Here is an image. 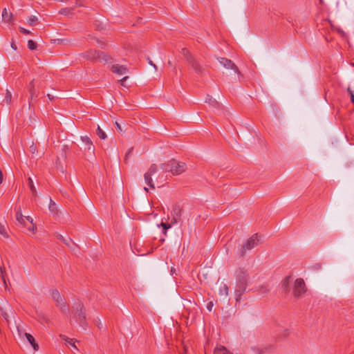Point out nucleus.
I'll use <instances>...</instances> for the list:
<instances>
[{
    "label": "nucleus",
    "instance_id": "f257e3e1",
    "mask_svg": "<svg viewBox=\"0 0 354 354\" xmlns=\"http://www.w3.org/2000/svg\"><path fill=\"white\" fill-rule=\"evenodd\" d=\"M160 169L162 170V172L159 174L157 177H155L158 187H160L163 183L166 181V176L164 175L165 173L171 172L173 175H180L187 170V165L183 162L172 159L166 163L161 164L160 165Z\"/></svg>",
    "mask_w": 354,
    "mask_h": 354
},
{
    "label": "nucleus",
    "instance_id": "f03ea898",
    "mask_svg": "<svg viewBox=\"0 0 354 354\" xmlns=\"http://www.w3.org/2000/svg\"><path fill=\"white\" fill-rule=\"evenodd\" d=\"M74 318L80 324V325L85 329L86 326V308L81 301L75 304L73 306Z\"/></svg>",
    "mask_w": 354,
    "mask_h": 354
},
{
    "label": "nucleus",
    "instance_id": "7ed1b4c3",
    "mask_svg": "<svg viewBox=\"0 0 354 354\" xmlns=\"http://www.w3.org/2000/svg\"><path fill=\"white\" fill-rule=\"evenodd\" d=\"M248 275V274L247 270L242 269V268H239L236 272V279L239 281L240 287H241V288H242L241 290H236V301H239L241 299V296L243 294V292L245 291L246 283H247Z\"/></svg>",
    "mask_w": 354,
    "mask_h": 354
},
{
    "label": "nucleus",
    "instance_id": "20e7f679",
    "mask_svg": "<svg viewBox=\"0 0 354 354\" xmlns=\"http://www.w3.org/2000/svg\"><path fill=\"white\" fill-rule=\"evenodd\" d=\"M51 296L53 299L56 302V306L64 314L69 313V306L67 304L64 297L57 290L52 291Z\"/></svg>",
    "mask_w": 354,
    "mask_h": 354
},
{
    "label": "nucleus",
    "instance_id": "39448f33",
    "mask_svg": "<svg viewBox=\"0 0 354 354\" xmlns=\"http://www.w3.org/2000/svg\"><path fill=\"white\" fill-rule=\"evenodd\" d=\"M158 170L159 167L156 164H152L147 171L144 174L145 183L152 189H155L152 176H154Z\"/></svg>",
    "mask_w": 354,
    "mask_h": 354
},
{
    "label": "nucleus",
    "instance_id": "423d86ee",
    "mask_svg": "<svg viewBox=\"0 0 354 354\" xmlns=\"http://www.w3.org/2000/svg\"><path fill=\"white\" fill-rule=\"evenodd\" d=\"M82 55L88 59H97L99 61L105 62L109 60V57L108 55H106L102 52L97 51L96 50H89L83 53Z\"/></svg>",
    "mask_w": 354,
    "mask_h": 354
},
{
    "label": "nucleus",
    "instance_id": "0eeeda50",
    "mask_svg": "<svg viewBox=\"0 0 354 354\" xmlns=\"http://www.w3.org/2000/svg\"><path fill=\"white\" fill-rule=\"evenodd\" d=\"M16 219L17 222L22 225L23 226L26 227V220L30 222V226L28 227V230L32 233H35L36 231V227L33 223V219L30 216H24L21 210H19L16 213Z\"/></svg>",
    "mask_w": 354,
    "mask_h": 354
},
{
    "label": "nucleus",
    "instance_id": "6e6552de",
    "mask_svg": "<svg viewBox=\"0 0 354 354\" xmlns=\"http://www.w3.org/2000/svg\"><path fill=\"white\" fill-rule=\"evenodd\" d=\"M259 240L257 234H253L250 238L248 239L246 243L243 245L241 250V255L243 256L247 250H250L257 245H258Z\"/></svg>",
    "mask_w": 354,
    "mask_h": 354
},
{
    "label": "nucleus",
    "instance_id": "1a4fd4ad",
    "mask_svg": "<svg viewBox=\"0 0 354 354\" xmlns=\"http://www.w3.org/2000/svg\"><path fill=\"white\" fill-rule=\"evenodd\" d=\"M306 292L304 281L301 279H297L294 286V295L297 297H301Z\"/></svg>",
    "mask_w": 354,
    "mask_h": 354
},
{
    "label": "nucleus",
    "instance_id": "9d476101",
    "mask_svg": "<svg viewBox=\"0 0 354 354\" xmlns=\"http://www.w3.org/2000/svg\"><path fill=\"white\" fill-rule=\"evenodd\" d=\"M183 208L179 205H175L171 209V224H177L181 220Z\"/></svg>",
    "mask_w": 354,
    "mask_h": 354
},
{
    "label": "nucleus",
    "instance_id": "9b49d317",
    "mask_svg": "<svg viewBox=\"0 0 354 354\" xmlns=\"http://www.w3.org/2000/svg\"><path fill=\"white\" fill-rule=\"evenodd\" d=\"M220 64L227 69H232L236 73H239L237 66L230 60L226 58L221 57L219 59Z\"/></svg>",
    "mask_w": 354,
    "mask_h": 354
},
{
    "label": "nucleus",
    "instance_id": "f8f14e48",
    "mask_svg": "<svg viewBox=\"0 0 354 354\" xmlns=\"http://www.w3.org/2000/svg\"><path fill=\"white\" fill-rule=\"evenodd\" d=\"M252 349L254 351V352L257 354H263L267 352H269L272 349L271 345H257L252 347Z\"/></svg>",
    "mask_w": 354,
    "mask_h": 354
},
{
    "label": "nucleus",
    "instance_id": "ddd939ff",
    "mask_svg": "<svg viewBox=\"0 0 354 354\" xmlns=\"http://www.w3.org/2000/svg\"><path fill=\"white\" fill-rule=\"evenodd\" d=\"M81 140L84 144V150L93 152L95 147L93 145L91 140L87 136H81Z\"/></svg>",
    "mask_w": 354,
    "mask_h": 354
},
{
    "label": "nucleus",
    "instance_id": "4468645a",
    "mask_svg": "<svg viewBox=\"0 0 354 354\" xmlns=\"http://www.w3.org/2000/svg\"><path fill=\"white\" fill-rule=\"evenodd\" d=\"M28 91L30 93V98L28 100L29 106H31L32 100L38 96L37 92L35 88L34 80H32L28 84Z\"/></svg>",
    "mask_w": 354,
    "mask_h": 354
},
{
    "label": "nucleus",
    "instance_id": "2eb2a0df",
    "mask_svg": "<svg viewBox=\"0 0 354 354\" xmlns=\"http://www.w3.org/2000/svg\"><path fill=\"white\" fill-rule=\"evenodd\" d=\"M111 71L113 73L121 75L127 72V68L122 65L114 64L111 66Z\"/></svg>",
    "mask_w": 354,
    "mask_h": 354
},
{
    "label": "nucleus",
    "instance_id": "dca6fc26",
    "mask_svg": "<svg viewBox=\"0 0 354 354\" xmlns=\"http://www.w3.org/2000/svg\"><path fill=\"white\" fill-rule=\"evenodd\" d=\"M24 335H25L26 339L28 340V342L32 345L33 349L35 351H38L39 345L35 342L34 337L28 333H25Z\"/></svg>",
    "mask_w": 354,
    "mask_h": 354
},
{
    "label": "nucleus",
    "instance_id": "f3484780",
    "mask_svg": "<svg viewBox=\"0 0 354 354\" xmlns=\"http://www.w3.org/2000/svg\"><path fill=\"white\" fill-rule=\"evenodd\" d=\"M2 18L5 22L11 23L13 20V15L6 8H3L2 10Z\"/></svg>",
    "mask_w": 354,
    "mask_h": 354
},
{
    "label": "nucleus",
    "instance_id": "a211bd4d",
    "mask_svg": "<svg viewBox=\"0 0 354 354\" xmlns=\"http://www.w3.org/2000/svg\"><path fill=\"white\" fill-rule=\"evenodd\" d=\"M229 288L225 283H221L219 287V295L226 297L228 295Z\"/></svg>",
    "mask_w": 354,
    "mask_h": 354
},
{
    "label": "nucleus",
    "instance_id": "6ab92c4d",
    "mask_svg": "<svg viewBox=\"0 0 354 354\" xmlns=\"http://www.w3.org/2000/svg\"><path fill=\"white\" fill-rule=\"evenodd\" d=\"M231 353L223 346H218L214 348V354H230Z\"/></svg>",
    "mask_w": 354,
    "mask_h": 354
},
{
    "label": "nucleus",
    "instance_id": "aec40b11",
    "mask_svg": "<svg viewBox=\"0 0 354 354\" xmlns=\"http://www.w3.org/2000/svg\"><path fill=\"white\" fill-rule=\"evenodd\" d=\"M60 337L63 340H64L66 342H67L69 345L73 346L75 349L77 350V346H75V341L73 339H70V338H68V337H66V335H61Z\"/></svg>",
    "mask_w": 354,
    "mask_h": 354
},
{
    "label": "nucleus",
    "instance_id": "412c9836",
    "mask_svg": "<svg viewBox=\"0 0 354 354\" xmlns=\"http://www.w3.org/2000/svg\"><path fill=\"white\" fill-rule=\"evenodd\" d=\"M291 282V277L288 276L286 277L281 282L282 288L288 291L289 288V285Z\"/></svg>",
    "mask_w": 354,
    "mask_h": 354
},
{
    "label": "nucleus",
    "instance_id": "4be33fe9",
    "mask_svg": "<svg viewBox=\"0 0 354 354\" xmlns=\"http://www.w3.org/2000/svg\"><path fill=\"white\" fill-rule=\"evenodd\" d=\"M28 24L29 26H34L38 24V17L35 15H31L28 18Z\"/></svg>",
    "mask_w": 354,
    "mask_h": 354
},
{
    "label": "nucleus",
    "instance_id": "5701e85b",
    "mask_svg": "<svg viewBox=\"0 0 354 354\" xmlns=\"http://www.w3.org/2000/svg\"><path fill=\"white\" fill-rule=\"evenodd\" d=\"M11 101H12V93L8 89H6V95H5L3 102L6 104H10Z\"/></svg>",
    "mask_w": 354,
    "mask_h": 354
},
{
    "label": "nucleus",
    "instance_id": "b1692460",
    "mask_svg": "<svg viewBox=\"0 0 354 354\" xmlns=\"http://www.w3.org/2000/svg\"><path fill=\"white\" fill-rule=\"evenodd\" d=\"M96 133L102 140H105L106 138L105 132L100 127V126H97Z\"/></svg>",
    "mask_w": 354,
    "mask_h": 354
},
{
    "label": "nucleus",
    "instance_id": "393cba45",
    "mask_svg": "<svg viewBox=\"0 0 354 354\" xmlns=\"http://www.w3.org/2000/svg\"><path fill=\"white\" fill-rule=\"evenodd\" d=\"M48 208H49V210L52 213H56L57 211L56 203L51 198H50V203H49Z\"/></svg>",
    "mask_w": 354,
    "mask_h": 354
},
{
    "label": "nucleus",
    "instance_id": "a878e982",
    "mask_svg": "<svg viewBox=\"0 0 354 354\" xmlns=\"http://www.w3.org/2000/svg\"><path fill=\"white\" fill-rule=\"evenodd\" d=\"M0 234L5 238L8 237V234L6 231V225L0 222Z\"/></svg>",
    "mask_w": 354,
    "mask_h": 354
},
{
    "label": "nucleus",
    "instance_id": "bb28decb",
    "mask_svg": "<svg viewBox=\"0 0 354 354\" xmlns=\"http://www.w3.org/2000/svg\"><path fill=\"white\" fill-rule=\"evenodd\" d=\"M189 62L196 72H199L201 71L200 66L196 61H195L193 59H191L189 60Z\"/></svg>",
    "mask_w": 354,
    "mask_h": 354
},
{
    "label": "nucleus",
    "instance_id": "cd10ccee",
    "mask_svg": "<svg viewBox=\"0 0 354 354\" xmlns=\"http://www.w3.org/2000/svg\"><path fill=\"white\" fill-rule=\"evenodd\" d=\"M28 184H29V187H30V189L32 192V193L34 194V195H36L37 194V190H36V188L34 185V183H33V180L31 178H28Z\"/></svg>",
    "mask_w": 354,
    "mask_h": 354
},
{
    "label": "nucleus",
    "instance_id": "c85d7f7f",
    "mask_svg": "<svg viewBox=\"0 0 354 354\" xmlns=\"http://www.w3.org/2000/svg\"><path fill=\"white\" fill-rule=\"evenodd\" d=\"M171 225H172V224H171V223L170 224H169V223H163V222H162V223H161L160 225H161V226H162V227L163 234H164L165 235H166V234H167V230L168 229L171 228Z\"/></svg>",
    "mask_w": 354,
    "mask_h": 354
},
{
    "label": "nucleus",
    "instance_id": "c756f323",
    "mask_svg": "<svg viewBox=\"0 0 354 354\" xmlns=\"http://www.w3.org/2000/svg\"><path fill=\"white\" fill-rule=\"evenodd\" d=\"M28 48L31 50H35L37 48V44L33 40L30 39L28 41Z\"/></svg>",
    "mask_w": 354,
    "mask_h": 354
},
{
    "label": "nucleus",
    "instance_id": "7c9ffc66",
    "mask_svg": "<svg viewBox=\"0 0 354 354\" xmlns=\"http://www.w3.org/2000/svg\"><path fill=\"white\" fill-rule=\"evenodd\" d=\"M0 271H1V278H2V280L3 281V283L6 286V275H5L6 268L4 267H1L0 268Z\"/></svg>",
    "mask_w": 354,
    "mask_h": 354
},
{
    "label": "nucleus",
    "instance_id": "2f4dec72",
    "mask_svg": "<svg viewBox=\"0 0 354 354\" xmlns=\"http://www.w3.org/2000/svg\"><path fill=\"white\" fill-rule=\"evenodd\" d=\"M347 91L350 95L351 102L353 104H354V93H353V91L351 90V88L350 87L348 88Z\"/></svg>",
    "mask_w": 354,
    "mask_h": 354
},
{
    "label": "nucleus",
    "instance_id": "473e14b6",
    "mask_svg": "<svg viewBox=\"0 0 354 354\" xmlns=\"http://www.w3.org/2000/svg\"><path fill=\"white\" fill-rule=\"evenodd\" d=\"M133 150V147H131L128 151L127 152V153L125 154V157H124V161L127 162V159H128V157L131 154L132 151Z\"/></svg>",
    "mask_w": 354,
    "mask_h": 354
},
{
    "label": "nucleus",
    "instance_id": "72a5a7b5",
    "mask_svg": "<svg viewBox=\"0 0 354 354\" xmlns=\"http://www.w3.org/2000/svg\"><path fill=\"white\" fill-rule=\"evenodd\" d=\"M19 31L24 35H28L30 33V31L22 27L19 28Z\"/></svg>",
    "mask_w": 354,
    "mask_h": 354
},
{
    "label": "nucleus",
    "instance_id": "f704fd0d",
    "mask_svg": "<svg viewBox=\"0 0 354 354\" xmlns=\"http://www.w3.org/2000/svg\"><path fill=\"white\" fill-rule=\"evenodd\" d=\"M0 314L3 316L6 320L8 319V315L6 312L3 310V309L0 307Z\"/></svg>",
    "mask_w": 354,
    "mask_h": 354
},
{
    "label": "nucleus",
    "instance_id": "c9c22d12",
    "mask_svg": "<svg viewBox=\"0 0 354 354\" xmlns=\"http://www.w3.org/2000/svg\"><path fill=\"white\" fill-rule=\"evenodd\" d=\"M205 102H212V104H214V105H217V104H218L217 101H216V100H212V97H209L208 100L207 99V100H205Z\"/></svg>",
    "mask_w": 354,
    "mask_h": 354
},
{
    "label": "nucleus",
    "instance_id": "e433bc0d",
    "mask_svg": "<svg viewBox=\"0 0 354 354\" xmlns=\"http://www.w3.org/2000/svg\"><path fill=\"white\" fill-rule=\"evenodd\" d=\"M213 303L212 301L209 302L207 305V308L209 311H211L213 307Z\"/></svg>",
    "mask_w": 354,
    "mask_h": 354
},
{
    "label": "nucleus",
    "instance_id": "4c0bfd02",
    "mask_svg": "<svg viewBox=\"0 0 354 354\" xmlns=\"http://www.w3.org/2000/svg\"><path fill=\"white\" fill-rule=\"evenodd\" d=\"M128 78H129V77H128V76H125V77H124L122 79H121V80H120V82H121V84H122V85H124V83L125 82V81H126Z\"/></svg>",
    "mask_w": 354,
    "mask_h": 354
},
{
    "label": "nucleus",
    "instance_id": "58836bf2",
    "mask_svg": "<svg viewBox=\"0 0 354 354\" xmlns=\"http://www.w3.org/2000/svg\"><path fill=\"white\" fill-rule=\"evenodd\" d=\"M115 124L118 130L120 131H122V128H121L120 125L119 124V123L118 122H116L115 123Z\"/></svg>",
    "mask_w": 354,
    "mask_h": 354
},
{
    "label": "nucleus",
    "instance_id": "ea45409f",
    "mask_svg": "<svg viewBox=\"0 0 354 354\" xmlns=\"http://www.w3.org/2000/svg\"><path fill=\"white\" fill-rule=\"evenodd\" d=\"M11 47H12V48H13L14 50H17V46H16V44H15L14 42H12V44H11Z\"/></svg>",
    "mask_w": 354,
    "mask_h": 354
},
{
    "label": "nucleus",
    "instance_id": "a19ab883",
    "mask_svg": "<svg viewBox=\"0 0 354 354\" xmlns=\"http://www.w3.org/2000/svg\"><path fill=\"white\" fill-rule=\"evenodd\" d=\"M47 97H48V99H49L50 100H53L54 99L53 95H50V94H48V95H47Z\"/></svg>",
    "mask_w": 354,
    "mask_h": 354
},
{
    "label": "nucleus",
    "instance_id": "79ce46f5",
    "mask_svg": "<svg viewBox=\"0 0 354 354\" xmlns=\"http://www.w3.org/2000/svg\"><path fill=\"white\" fill-rule=\"evenodd\" d=\"M149 63L150 65L153 66L156 70L157 69L156 64H153L151 61H149Z\"/></svg>",
    "mask_w": 354,
    "mask_h": 354
},
{
    "label": "nucleus",
    "instance_id": "37998d69",
    "mask_svg": "<svg viewBox=\"0 0 354 354\" xmlns=\"http://www.w3.org/2000/svg\"><path fill=\"white\" fill-rule=\"evenodd\" d=\"M144 190L147 192H148V188L147 187H144Z\"/></svg>",
    "mask_w": 354,
    "mask_h": 354
},
{
    "label": "nucleus",
    "instance_id": "c03bdc74",
    "mask_svg": "<svg viewBox=\"0 0 354 354\" xmlns=\"http://www.w3.org/2000/svg\"><path fill=\"white\" fill-rule=\"evenodd\" d=\"M30 148L32 149V151H33V150L35 149V147H34L33 146H31Z\"/></svg>",
    "mask_w": 354,
    "mask_h": 354
},
{
    "label": "nucleus",
    "instance_id": "a18cd8bd",
    "mask_svg": "<svg viewBox=\"0 0 354 354\" xmlns=\"http://www.w3.org/2000/svg\"><path fill=\"white\" fill-rule=\"evenodd\" d=\"M230 354H232V353H230Z\"/></svg>",
    "mask_w": 354,
    "mask_h": 354
}]
</instances>
